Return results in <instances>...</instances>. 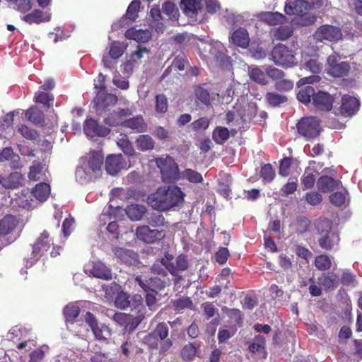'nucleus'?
<instances>
[{
	"label": "nucleus",
	"instance_id": "obj_53",
	"mask_svg": "<svg viewBox=\"0 0 362 362\" xmlns=\"http://www.w3.org/2000/svg\"><path fill=\"white\" fill-rule=\"evenodd\" d=\"M117 144L125 154L132 156L134 153L132 144L129 141L127 135H122V137L117 140Z\"/></svg>",
	"mask_w": 362,
	"mask_h": 362
},
{
	"label": "nucleus",
	"instance_id": "obj_57",
	"mask_svg": "<svg viewBox=\"0 0 362 362\" xmlns=\"http://www.w3.org/2000/svg\"><path fill=\"white\" fill-rule=\"evenodd\" d=\"M316 229L317 233L324 236V235L332 232V223L328 219L320 220L316 225Z\"/></svg>",
	"mask_w": 362,
	"mask_h": 362
},
{
	"label": "nucleus",
	"instance_id": "obj_34",
	"mask_svg": "<svg viewBox=\"0 0 362 362\" xmlns=\"http://www.w3.org/2000/svg\"><path fill=\"white\" fill-rule=\"evenodd\" d=\"M135 143L137 148L141 151L153 149L155 144L152 137L148 134L139 135Z\"/></svg>",
	"mask_w": 362,
	"mask_h": 362
},
{
	"label": "nucleus",
	"instance_id": "obj_48",
	"mask_svg": "<svg viewBox=\"0 0 362 362\" xmlns=\"http://www.w3.org/2000/svg\"><path fill=\"white\" fill-rule=\"evenodd\" d=\"M141 1L139 0H134L129 5L125 16L132 21H134L139 16L138 13L140 9Z\"/></svg>",
	"mask_w": 362,
	"mask_h": 362
},
{
	"label": "nucleus",
	"instance_id": "obj_28",
	"mask_svg": "<svg viewBox=\"0 0 362 362\" xmlns=\"http://www.w3.org/2000/svg\"><path fill=\"white\" fill-rule=\"evenodd\" d=\"M115 257L126 264H132L135 262L137 255L131 250L116 247L113 249Z\"/></svg>",
	"mask_w": 362,
	"mask_h": 362
},
{
	"label": "nucleus",
	"instance_id": "obj_36",
	"mask_svg": "<svg viewBox=\"0 0 362 362\" xmlns=\"http://www.w3.org/2000/svg\"><path fill=\"white\" fill-rule=\"evenodd\" d=\"M11 160L13 163L14 168L19 165L20 157L14 153L11 147H6L0 152V162Z\"/></svg>",
	"mask_w": 362,
	"mask_h": 362
},
{
	"label": "nucleus",
	"instance_id": "obj_49",
	"mask_svg": "<svg viewBox=\"0 0 362 362\" xmlns=\"http://www.w3.org/2000/svg\"><path fill=\"white\" fill-rule=\"evenodd\" d=\"M315 265L320 271H327L332 266L331 259L326 255H318L315 257Z\"/></svg>",
	"mask_w": 362,
	"mask_h": 362
},
{
	"label": "nucleus",
	"instance_id": "obj_2",
	"mask_svg": "<svg viewBox=\"0 0 362 362\" xmlns=\"http://www.w3.org/2000/svg\"><path fill=\"white\" fill-rule=\"evenodd\" d=\"M104 156L100 151L90 153L84 167H78L76 171V177L81 183L95 180L102 174Z\"/></svg>",
	"mask_w": 362,
	"mask_h": 362
},
{
	"label": "nucleus",
	"instance_id": "obj_27",
	"mask_svg": "<svg viewBox=\"0 0 362 362\" xmlns=\"http://www.w3.org/2000/svg\"><path fill=\"white\" fill-rule=\"evenodd\" d=\"M317 186L321 192H329L338 187L339 182L332 177L323 175L318 179Z\"/></svg>",
	"mask_w": 362,
	"mask_h": 362
},
{
	"label": "nucleus",
	"instance_id": "obj_15",
	"mask_svg": "<svg viewBox=\"0 0 362 362\" xmlns=\"http://www.w3.org/2000/svg\"><path fill=\"white\" fill-rule=\"evenodd\" d=\"M153 334L160 340V353H165L173 346V341L168 338L169 328L165 322H160L152 331Z\"/></svg>",
	"mask_w": 362,
	"mask_h": 362
},
{
	"label": "nucleus",
	"instance_id": "obj_37",
	"mask_svg": "<svg viewBox=\"0 0 362 362\" xmlns=\"http://www.w3.org/2000/svg\"><path fill=\"white\" fill-rule=\"evenodd\" d=\"M146 207L139 204H132L126 209L128 216L133 221L140 220L146 213Z\"/></svg>",
	"mask_w": 362,
	"mask_h": 362
},
{
	"label": "nucleus",
	"instance_id": "obj_54",
	"mask_svg": "<svg viewBox=\"0 0 362 362\" xmlns=\"http://www.w3.org/2000/svg\"><path fill=\"white\" fill-rule=\"evenodd\" d=\"M147 223L152 227H162L165 226V218L160 214L152 213L146 218Z\"/></svg>",
	"mask_w": 362,
	"mask_h": 362
},
{
	"label": "nucleus",
	"instance_id": "obj_6",
	"mask_svg": "<svg viewBox=\"0 0 362 362\" xmlns=\"http://www.w3.org/2000/svg\"><path fill=\"white\" fill-rule=\"evenodd\" d=\"M296 127L298 132L308 140L318 136L321 132L320 121L315 117H303Z\"/></svg>",
	"mask_w": 362,
	"mask_h": 362
},
{
	"label": "nucleus",
	"instance_id": "obj_14",
	"mask_svg": "<svg viewBox=\"0 0 362 362\" xmlns=\"http://www.w3.org/2000/svg\"><path fill=\"white\" fill-rule=\"evenodd\" d=\"M248 351L254 356L259 359H265L267 357L266 349V339L264 336L256 335L252 340L247 342Z\"/></svg>",
	"mask_w": 362,
	"mask_h": 362
},
{
	"label": "nucleus",
	"instance_id": "obj_25",
	"mask_svg": "<svg viewBox=\"0 0 362 362\" xmlns=\"http://www.w3.org/2000/svg\"><path fill=\"white\" fill-rule=\"evenodd\" d=\"M125 37L129 40H134L138 42L144 43L151 39V33L147 29L136 30L134 28H131L125 32Z\"/></svg>",
	"mask_w": 362,
	"mask_h": 362
},
{
	"label": "nucleus",
	"instance_id": "obj_35",
	"mask_svg": "<svg viewBox=\"0 0 362 362\" xmlns=\"http://www.w3.org/2000/svg\"><path fill=\"white\" fill-rule=\"evenodd\" d=\"M162 11L167 20L177 21L178 19L179 10L175 4L170 1H166L163 4Z\"/></svg>",
	"mask_w": 362,
	"mask_h": 362
},
{
	"label": "nucleus",
	"instance_id": "obj_45",
	"mask_svg": "<svg viewBox=\"0 0 362 362\" xmlns=\"http://www.w3.org/2000/svg\"><path fill=\"white\" fill-rule=\"evenodd\" d=\"M230 136L229 131L226 127H218L212 134L214 141L218 144H223Z\"/></svg>",
	"mask_w": 362,
	"mask_h": 362
},
{
	"label": "nucleus",
	"instance_id": "obj_44",
	"mask_svg": "<svg viewBox=\"0 0 362 362\" xmlns=\"http://www.w3.org/2000/svg\"><path fill=\"white\" fill-rule=\"evenodd\" d=\"M227 316L230 319L231 322L236 325L241 327L243 325V315L239 309L228 308L226 307L223 309Z\"/></svg>",
	"mask_w": 362,
	"mask_h": 362
},
{
	"label": "nucleus",
	"instance_id": "obj_51",
	"mask_svg": "<svg viewBox=\"0 0 362 362\" xmlns=\"http://www.w3.org/2000/svg\"><path fill=\"white\" fill-rule=\"evenodd\" d=\"M172 304L174 309L177 311H180L185 308L191 310L193 308L192 300L189 297H183L174 300H173Z\"/></svg>",
	"mask_w": 362,
	"mask_h": 362
},
{
	"label": "nucleus",
	"instance_id": "obj_62",
	"mask_svg": "<svg viewBox=\"0 0 362 362\" xmlns=\"http://www.w3.org/2000/svg\"><path fill=\"white\" fill-rule=\"evenodd\" d=\"M305 67L313 74H318L322 70V64L316 59H310L305 62Z\"/></svg>",
	"mask_w": 362,
	"mask_h": 362
},
{
	"label": "nucleus",
	"instance_id": "obj_64",
	"mask_svg": "<svg viewBox=\"0 0 362 362\" xmlns=\"http://www.w3.org/2000/svg\"><path fill=\"white\" fill-rule=\"evenodd\" d=\"M230 256V252L226 247H221L215 254V259L217 263L222 265L224 264Z\"/></svg>",
	"mask_w": 362,
	"mask_h": 362
},
{
	"label": "nucleus",
	"instance_id": "obj_11",
	"mask_svg": "<svg viewBox=\"0 0 362 362\" xmlns=\"http://www.w3.org/2000/svg\"><path fill=\"white\" fill-rule=\"evenodd\" d=\"M135 281L144 291H152L156 292V294L159 291L163 290L166 286V281L162 280L161 278L158 276L148 278L142 275H139L135 278Z\"/></svg>",
	"mask_w": 362,
	"mask_h": 362
},
{
	"label": "nucleus",
	"instance_id": "obj_8",
	"mask_svg": "<svg viewBox=\"0 0 362 362\" xmlns=\"http://www.w3.org/2000/svg\"><path fill=\"white\" fill-rule=\"evenodd\" d=\"M117 100L118 98L115 95L108 93L106 90H98L93 102L96 113L98 115H103L116 105Z\"/></svg>",
	"mask_w": 362,
	"mask_h": 362
},
{
	"label": "nucleus",
	"instance_id": "obj_20",
	"mask_svg": "<svg viewBox=\"0 0 362 362\" xmlns=\"http://www.w3.org/2000/svg\"><path fill=\"white\" fill-rule=\"evenodd\" d=\"M24 177L19 172H13L7 176H0L1 185L6 189H17L23 185Z\"/></svg>",
	"mask_w": 362,
	"mask_h": 362
},
{
	"label": "nucleus",
	"instance_id": "obj_43",
	"mask_svg": "<svg viewBox=\"0 0 362 362\" xmlns=\"http://www.w3.org/2000/svg\"><path fill=\"white\" fill-rule=\"evenodd\" d=\"M194 95L197 100L203 105L208 106L211 103V96L209 90L202 86H197L194 89Z\"/></svg>",
	"mask_w": 362,
	"mask_h": 362
},
{
	"label": "nucleus",
	"instance_id": "obj_38",
	"mask_svg": "<svg viewBox=\"0 0 362 362\" xmlns=\"http://www.w3.org/2000/svg\"><path fill=\"white\" fill-rule=\"evenodd\" d=\"M131 110L128 108H118L116 111H114L112 113L110 114L108 117L105 118L104 122L106 124L109 126H117L119 124V121L114 119L115 115H116L118 117H122L129 116L131 115Z\"/></svg>",
	"mask_w": 362,
	"mask_h": 362
},
{
	"label": "nucleus",
	"instance_id": "obj_58",
	"mask_svg": "<svg viewBox=\"0 0 362 362\" xmlns=\"http://www.w3.org/2000/svg\"><path fill=\"white\" fill-rule=\"evenodd\" d=\"M260 175L264 180L271 182L275 176L272 165L269 163L264 165L261 168Z\"/></svg>",
	"mask_w": 362,
	"mask_h": 362
},
{
	"label": "nucleus",
	"instance_id": "obj_3",
	"mask_svg": "<svg viewBox=\"0 0 362 362\" xmlns=\"http://www.w3.org/2000/svg\"><path fill=\"white\" fill-rule=\"evenodd\" d=\"M156 164L160 170L161 177L165 183H173L180 178L178 165L175 159L168 156L165 158H158L156 160Z\"/></svg>",
	"mask_w": 362,
	"mask_h": 362
},
{
	"label": "nucleus",
	"instance_id": "obj_22",
	"mask_svg": "<svg viewBox=\"0 0 362 362\" xmlns=\"http://www.w3.org/2000/svg\"><path fill=\"white\" fill-rule=\"evenodd\" d=\"M22 19L29 24H39L44 22H49L51 20V13L47 11H42L40 9H35L24 16Z\"/></svg>",
	"mask_w": 362,
	"mask_h": 362
},
{
	"label": "nucleus",
	"instance_id": "obj_29",
	"mask_svg": "<svg viewBox=\"0 0 362 362\" xmlns=\"http://www.w3.org/2000/svg\"><path fill=\"white\" fill-rule=\"evenodd\" d=\"M25 117L28 121L37 125H43L45 122L44 112L36 106L28 109Z\"/></svg>",
	"mask_w": 362,
	"mask_h": 362
},
{
	"label": "nucleus",
	"instance_id": "obj_5",
	"mask_svg": "<svg viewBox=\"0 0 362 362\" xmlns=\"http://www.w3.org/2000/svg\"><path fill=\"white\" fill-rule=\"evenodd\" d=\"M341 29L336 25L324 24L313 33V38L319 42H337L342 39Z\"/></svg>",
	"mask_w": 362,
	"mask_h": 362
},
{
	"label": "nucleus",
	"instance_id": "obj_18",
	"mask_svg": "<svg viewBox=\"0 0 362 362\" xmlns=\"http://www.w3.org/2000/svg\"><path fill=\"white\" fill-rule=\"evenodd\" d=\"M333 103L334 98L326 92L319 91L314 95L313 104L319 110L328 112L332 110Z\"/></svg>",
	"mask_w": 362,
	"mask_h": 362
},
{
	"label": "nucleus",
	"instance_id": "obj_40",
	"mask_svg": "<svg viewBox=\"0 0 362 362\" xmlns=\"http://www.w3.org/2000/svg\"><path fill=\"white\" fill-rule=\"evenodd\" d=\"M180 177L194 184L202 183L204 180L201 173L191 168L183 170L180 174Z\"/></svg>",
	"mask_w": 362,
	"mask_h": 362
},
{
	"label": "nucleus",
	"instance_id": "obj_1",
	"mask_svg": "<svg viewBox=\"0 0 362 362\" xmlns=\"http://www.w3.org/2000/svg\"><path fill=\"white\" fill-rule=\"evenodd\" d=\"M185 194L177 186L160 187L147 197L148 204L159 211H166L184 201Z\"/></svg>",
	"mask_w": 362,
	"mask_h": 362
},
{
	"label": "nucleus",
	"instance_id": "obj_23",
	"mask_svg": "<svg viewBox=\"0 0 362 362\" xmlns=\"http://www.w3.org/2000/svg\"><path fill=\"white\" fill-rule=\"evenodd\" d=\"M318 280L325 291H334L339 284V277L333 272L324 274Z\"/></svg>",
	"mask_w": 362,
	"mask_h": 362
},
{
	"label": "nucleus",
	"instance_id": "obj_41",
	"mask_svg": "<svg viewBox=\"0 0 362 362\" xmlns=\"http://www.w3.org/2000/svg\"><path fill=\"white\" fill-rule=\"evenodd\" d=\"M184 12L187 14L197 13L202 7V0H182Z\"/></svg>",
	"mask_w": 362,
	"mask_h": 362
},
{
	"label": "nucleus",
	"instance_id": "obj_52",
	"mask_svg": "<svg viewBox=\"0 0 362 362\" xmlns=\"http://www.w3.org/2000/svg\"><path fill=\"white\" fill-rule=\"evenodd\" d=\"M293 35V30L288 25L279 26L274 33V37L278 40H286Z\"/></svg>",
	"mask_w": 362,
	"mask_h": 362
},
{
	"label": "nucleus",
	"instance_id": "obj_46",
	"mask_svg": "<svg viewBox=\"0 0 362 362\" xmlns=\"http://www.w3.org/2000/svg\"><path fill=\"white\" fill-rule=\"evenodd\" d=\"M250 78L261 85H266L268 82L267 73L265 74L259 67L252 68L250 71Z\"/></svg>",
	"mask_w": 362,
	"mask_h": 362
},
{
	"label": "nucleus",
	"instance_id": "obj_17",
	"mask_svg": "<svg viewBox=\"0 0 362 362\" xmlns=\"http://www.w3.org/2000/svg\"><path fill=\"white\" fill-rule=\"evenodd\" d=\"M49 233L44 230L33 245V255L36 259L43 257L50 247Z\"/></svg>",
	"mask_w": 362,
	"mask_h": 362
},
{
	"label": "nucleus",
	"instance_id": "obj_19",
	"mask_svg": "<svg viewBox=\"0 0 362 362\" xmlns=\"http://www.w3.org/2000/svg\"><path fill=\"white\" fill-rule=\"evenodd\" d=\"M125 166L122 154L110 155L106 158L105 170L111 175H117Z\"/></svg>",
	"mask_w": 362,
	"mask_h": 362
},
{
	"label": "nucleus",
	"instance_id": "obj_31",
	"mask_svg": "<svg viewBox=\"0 0 362 362\" xmlns=\"http://www.w3.org/2000/svg\"><path fill=\"white\" fill-rule=\"evenodd\" d=\"M54 99L53 94L38 90L35 93L33 100L35 103L41 104L44 107L49 109L52 106Z\"/></svg>",
	"mask_w": 362,
	"mask_h": 362
},
{
	"label": "nucleus",
	"instance_id": "obj_7",
	"mask_svg": "<svg viewBox=\"0 0 362 362\" xmlns=\"http://www.w3.org/2000/svg\"><path fill=\"white\" fill-rule=\"evenodd\" d=\"M327 74L335 78L344 77L350 71V65L347 62H340V56L334 53L327 59Z\"/></svg>",
	"mask_w": 362,
	"mask_h": 362
},
{
	"label": "nucleus",
	"instance_id": "obj_21",
	"mask_svg": "<svg viewBox=\"0 0 362 362\" xmlns=\"http://www.w3.org/2000/svg\"><path fill=\"white\" fill-rule=\"evenodd\" d=\"M18 220L15 216L6 215L0 219V240L11 233L17 227Z\"/></svg>",
	"mask_w": 362,
	"mask_h": 362
},
{
	"label": "nucleus",
	"instance_id": "obj_9",
	"mask_svg": "<svg viewBox=\"0 0 362 362\" xmlns=\"http://www.w3.org/2000/svg\"><path fill=\"white\" fill-rule=\"evenodd\" d=\"M85 321L91 328L96 339L107 341L112 334L111 329L105 324H98L96 317L90 312L85 315Z\"/></svg>",
	"mask_w": 362,
	"mask_h": 362
},
{
	"label": "nucleus",
	"instance_id": "obj_33",
	"mask_svg": "<svg viewBox=\"0 0 362 362\" xmlns=\"http://www.w3.org/2000/svg\"><path fill=\"white\" fill-rule=\"evenodd\" d=\"M33 196L39 201H45L50 194V186L45 182H41L33 189Z\"/></svg>",
	"mask_w": 362,
	"mask_h": 362
},
{
	"label": "nucleus",
	"instance_id": "obj_42",
	"mask_svg": "<svg viewBox=\"0 0 362 362\" xmlns=\"http://www.w3.org/2000/svg\"><path fill=\"white\" fill-rule=\"evenodd\" d=\"M265 99L268 104L272 107L279 106L288 100V98L286 95L275 92L267 93L265 95Z\"/></svg>",
	"mask_w": 362,
	"mask_h": 362
},
{
	"label": "nucleus",
	"instance_id": "obj_61",
	"mask_svg": "<svg viewBox=\"0 0 362 362\" xmlns=\"http://www.w3.org/2000/svg\"><path fill=\"white\" fill-rule=\"evenodd\" d=\"M301 184L303 185V189H308L312 188L315 182V177L312 173H308L305 171L301 177Z\"/></svg>",
	"mask_w": 362,
	"mask_h": 362
},
{
	"label": "nucleus",
	"instance_id": "obj_60",
	"mask_svg": "<svg viewBox=\"0 0 362 362\" xmlns=\"http://www.w3.org/2000/svg\"><path fill=\"white\" fill-rule=\"evenodd\" d=\"M188 61L187 57L185 55V54L180 53L174 58L171 66L175 69L183 71Z\"/></svg>",
	"mask_w": 362,
	"mask_h": 362
},
{
	"label": "nucleus",
	"instance_id": "obj_24",
	"mask_svg": "<svg viewBox=\"0 0 362 362\" xmlns=\"http://www.w3.org/2000/svg\"><path fill=\"white\" fill-rule=\"evenodd\" d=\"M90 273L96 278L105 280H110L112 277L110 269L100 261L93 262Z\"/></svg>",
	"mask_w": 362,
	"mask_h": 362
},
{
	"label": "nucleus",
	"instance_id": "obj_13",
	"mask_svg": "<svg viewBox=\"0 0 362 362\" xmlns=\"http://www.w3.org/2000/svg\"><path fill=\"white\" fill-rule=\"evenodd\" d=\"M359 109L360 102L358 98L349 95L342 96L339 107L341 115L346 117H351L358 112Z\"/></svg>",
	"mask_w": 362,
	"mask_h": 362
},
{
	"label": "nucleus",
	"instance_id": "obj_50",
	"mask_svg": "<svg viewBox=\"0 0 362 362\" xmlns=\"http://www.w3.org/2000/svg\"><path fill=\"white\" fill-rule=\"evenodd\" d=\"M168 108V98L164 94H158L156 96L155 110L158 114H164Z\"/></svg>",
	"mask_w": 362,
	"mask_h": 362
},
{
	"label": "nucleus",
	"instance_id": "obj_30",
	"mask_svg": "<svg viewBox=\"0 0 362 362\" xmlns=\"http://www.w3.org/2000/svg\"><path fill=\"white\" fill-rule=\"evenodd\" d=\"M123 126L126 128L134 129L139 133L146 132L147 128L146 122L141 116L132 117L124 121Z\"/></svg>",
	"mask_w": 362,
	"mask_h": 362
},
{
	"label": "nucleus",
	"instance_id": "obj_56",
	"mask_svg": "<svg viewBox=\"0 0 362 362\" xmlns=\"http://www.w3.org/2000/svg\"><path fill=\"white\" fill-rule=\"evenodd\" d=\"M305 199L310 205L316 206L322 202V196L316 191H310L305 194Z\"/></svg>",
	"mask_w": 362,
	"mask_h": 362
},
{
	"label": "nucleus",
	"instance_id": "obj_12",
	"mask_svg": "<svg viewBox=\"0 0 362 362\" xmlns=\"http://www.w3.org/2000/svg\"><path fill=\"white\" fill-rule=\"evenodd\" d=\"M83 132L88 137H103L110 133V129L108 127L100 124L94 119L88 118L84 121Z\"/></svg>",
	"mask_w": 362,
	"mask_h": 362
},
{
	"label": "nucleus",
	"instance_id": "obj_10",
	"mask_svg": "<svg viewBox=\"0 0 362 362\" xmlns=\"http://www.w3.org/2000/svg\"><path fill=\"white\" fill-rule=\"evenodd\" d=\"M137 238L146 243H153L163 239L165 233L163 230L151 229L148 226H139L136 229Z\"/></svg>",
	"mask_w": 362,
	"mask_h": 362
},
{
	"label": "nucleus",
	"instance_id": "obj_47",
	"mask_svg": "<svg viewBox=\"0 0 362 362\" xmlns=\"http://www.w3.org/2000/svg\"><path fill=\"white\" fill-rule=\"evenodd\" d=\"M80 308L78 305L69 304L64 308V315L66 320L73 323L80 314Z\"/></svg>",
	"mask_w": 362,
	"mask_h": 362
},
{
	"label": "nucleus",
	"instance_id": "obj_55",
	"mask_svg": "<svg viewBox=\"0 0 362 362\" xmlns=\"http://www.w3.org/2000/svg\"><path fill=\"white\" fill-rule=\"evenodd\" d=\"M18 132L25 139L29 140H35L39 136L38 132L25 124H21L18 127Z\"/></svg>",
	"mask_w": 362,
	"mask_h": 362
},
{
	"label": "nucleus",
	"instance_id": "obj_26",
	"mask_svg": "<svg viewBox=\"0 0 362 362\" xmlns=\"http://www.w3.org/2000/svg\"><path fill=\"white\" fill-rule=\"evenodd\" d=\"M230 39L234 45L242 48L247 47L250 43L247 30L241 27L233 33Z\"/></svg>",
	"mask_w": 362,
	"mask_h": 362
},
{
	"label": "nucleus",
	"instance_id": "obj_4",
	"mask_svg": "<svg viewBox=\"0 0 362 362\" xmlns=\"http://www.w3.org/2000/svg\"><path fill=\"white\" fill-rule=\"evenodd\" d=\"M272 61L275 64L282 67H293L297 65L293 51L284 44H277L271 52Z\"/></svg>",
	"mask_w": 362,
	"mask_h": 362
},
{
	"label": "nucleus",
	"instance_id": "obj_59",
	"mask_svg": "<svg viewBox=\"0 0 362 362\" xmlns=\"http://www.w3.org/2000/svg\"><path fill=\"white\" fill-rule=\"evenodd\" d=\"M293 81L291 80L281 78L275 82V88L280 92H287L293 88Z\"/></svg>",
	"mask_w": 362,
	"mask_h": 362
},
{
	"label": "nucleus",
	"instance_id": "obj_16",
	"mask_svg": "<svg viewBox=\"0 0 362 362\" xmlns=\"http://www.w3.org/2000/svg\"><path fill=\"white\" fill-rule=\"evenodd\" d=\"M188 267L189 262L187 257L180 255L172 264H167L166 269L172 276L175 277V282L177 283L182 279L180 274L187 270Z\"/></svg>",
	"mask_w": 362,
	"mask_h": 362
},
{
	"label": "nucleus",
	"instance_id": "obj_63",
	"mask_svg": "<svg viewBox=\"0 0 362 362\" xmlns=\"http://www.w3.org/2000/svg\"><path fill=\"white\" fill-rule=\"evenodd\" d=\"M123 52L124 49L120 42L115 41L112 43L109 51L110 57L112 59H117L119 58Z\"/></svg>",
	"mask_w": 362,
	"mask_h": 362
},
{
	"label": "nucleus",
	"instance_id": "obj_39",
	"mask_svg": "<svg viewBox=\"0 0 362 362\" xmlns=\"http://www.w3.org/2000/svg\"><path fill=\"white\" fill-rule=\"evenodd\" d=\"M315 95V93L313 87L307 86L299 90L297 94V98L300 103L308 105L310 103L311 98L313 99Z\"/></svg>",
	"mask_w": 362,
	"mask_h": 362
},
{
	"label": "nucleus",
	"instance_id": "obj_32",
	"mask_svg": "<svg viewBox=\"0 0 362 362\" xmlns=\"http://www.w3.org/2000/svg\"><path fill=\"white\" fill-rule=\"evenodd\" d=\"M339 241V237L335 233H328L318 240L320 247L326 250H331Z\"/></svg>",
	"mask_w": 362,
	"mask_h": 362
}]
</instances>
